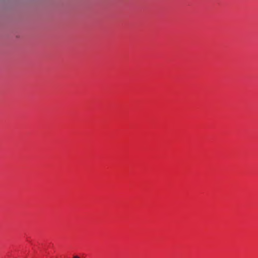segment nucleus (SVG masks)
<instances>
[{"label": "nucleus", "mask_w": 258, "mask_h": 258, "mask_svg": "<svg viewBox=\"0 0 258 258\" xmlns=\"http://www.w3.org/2000/svg\"><path fill=\"white\" fill-rule=\"evenodd\" d=\"M73 258H80L79 256L78 255H74Z\"/></svg>", "instance_id": "nucleus-1"}]
</instances>
